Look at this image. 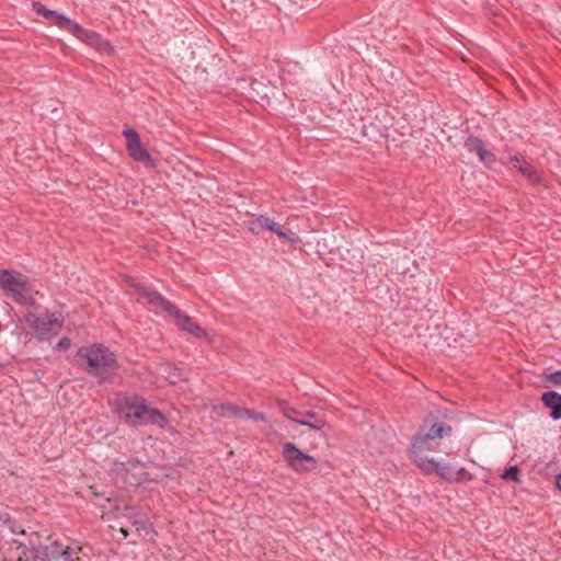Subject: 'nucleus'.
I'll return each mask as SVG.
<instances>
[{"instance_id":"nucleus-22","label":"nucleus","mask_w":561,"mask_h":561,"mask_svg":"<svg viewBox=\"0 0 561 561\" xmlns=\"http://www.w3.org/2000/svg\"><path fill=\"white\" fill-rule=\"evenodd\" d=\"M479 160L485 165H491L495 162V156L492 151L488 150L485 147L478 156Z\"/></svg>"},{"instance_id":"nucleus-31","label":"nucleus","mask_w":561,"mask_h":561,"mask_svg":"<svg viewBox=\"0 0 561 561\" xmlns=\"http://www.w3.org/2000/svg\"><path fill=\"white\" fill-rule=\"evenodd\" d=\"M11 531L12 533H15V534H24V530L23 529H19L18 527H15L14 525H12L10 527Z\"/></svg>"},{"instance_id":"nucleus-20","label":"nucleus","mask_w":561,"mask_h":561,"mask_svg":"<svg viewBox=\"0 0 561 561\" xmlns=\"http://www.w3.org/2000/svg\"><path fill=\"white\" fill-rule=\"evenodd\" d=\"M14 543H18L19 547L23 548V554L25 558H28L27 556V552L26 550H30V552H35V554L37 556L38 553H43L45 556H47V548H44L42 549V547H36L32 540H30L27 543L24 542V541H18V540H14Z\"/></svg>"},{"instance_id":"nucleus-9","label":"nucleus","mask_w":561,"mask_h":561,"mask_svg":"<svg viewBox=\"0 0 561 561\" xmlns=\"http://www.w3.org/2000/svg\"><path fill=\"white\" fill-rule=\"evenodd\" d=\"M249 229L253 233H260L262 230H270L277 237L288 240L290 243L296 242L297 236L290 229H283L277 222L266 216H259L249 221Z\"/></svg>"},{"instance_id":"nucleus-17","label":"nucleus","mask_w":561,"mask_h":561,"mask_svg":"<svg viewBox=\"0 0 561 561\" xmlns=\"http://www.w3.org/2000/svg\"><path fill=\"white\" fill-rule=\"evenodd\" d=\"M47 20H53L56 26L65 30H69L71 23L73 22V20L54 10L50 11Z\"/></svg>"},{"instance_id":"nucleus-15","label":"nucleus","mask_w":561,"mask_h":561,"mask_svg":"<svg viewBox=\"0 0 561 561\" xmlns=\"http://www.w3.org/2000/svg\"><path fill=\"white\" fill-rule=\"evenodd\" d=\"M160 371L171 383H176L185 378L183 370L171 363L163 364Z\"/></svg>"},{"instance_id":"nucleus-5","label":"nucleus","mask_w":561,"mask_h":561,"mask_svg":"<svg viewBox=\"0 0 561 561\" xmlns=\"http://www.w3.org/2000/svg\"><path fill=\"white\" fill-rule=\"evenodd\" d=\"M24 320L33 331L36 341L49 342L56 337L64 327V316L60 311H46L43 316L27 312Z\"/></svg>"},{"instance_id":"nucleus-24","label":"nucleus","mask_w":561,"mask_h":561,"mask_svg":"<svg viewBox=\"0 0 561 561\" xmlns=\"http://www.w3.org/2000/svg\"><path fill=\"white\" fill-rule=\"evenodd\" d=\"M518 472H519V470L516 465L511 466L510 468L504 470L502 478L505 480L518 481Z\"/></svg>"},{"instance_id":"nucleus-25","label":"nucleus","mask_w":561,"mask_h":561,"mask_svg":"<svg viewBox=\"0 0 561 561\" xmlns=\"http://www.w3.org/2000/svg\"><path fill=\"white\" fill-rule=\"evenodd\" d=\"M32 7H33V10H34L37 14H39V15L44 16L45 19H48V14H50V11H51L50 9H47V8H46L44 4H42L41 2H33Z\"/></svg>"},{"instance_id":"nucleus-23","label":"nucleus","mask_w":561,"mask_h":561,"mask_svg":"<svg viewBox=\"0 0 561 561\" xmlns=\"http://www.w3.org/2000/svg\"><path fill=\"white\" fill-rule=\"evenodd\" d=\"M456 481L455 482H468L473 479V476L468 472L463 467L456 468Z\"/></svg>"},{"instance_id":"nucleus-27","label":"nucleus","mask_w":561,"mask_h":561,"mask_svg":"<svg viewBox=\"0 0 561 561\" xmlns=\"http://www.w3.org/2000/svg\"><path fill=\"white\" fill-rule=\"evenodd\" d=\"M70 345H71L70 339L67 336H64L57 342V344L55 345V350L58 352L67 351L70 347Z\"/></svg>"},{"instance_id":"nucleus-6","label":"nucleus","mask_w":561,"mask_h":561,"mask_svg":"<svg viewBox=\"0 0 561 561\" xmlns=\"http://www.w3.org/2000/svg\"><path fill=\"white\" fill-rule=\"evenodd\" d=\"M0 288L16 302L26 305L33 299L34 290L26 278L18 272L0 271Z\"/></svg>"},{"instance_id":"nucleus-28","label":"nucleus","mask_w":561,"mask_h":561,"mask_svg":"<svg viewBox=\"0 0 561 561\" xmlns=\"http://www.w3.org/2000/svg\"><path fill=\"white\" fill-rule=\"evenodd\" d=\"M547 380L553 386H561V370H556L547 376Z\"/></svg>"},{"instance_id":"nucleus-19","label":"nucleus","mask_w":561,"mask_h":561,"mask_svg":"<svg viewBox=\"0 0 561 561\" xmlns=\"http://www.w3.org/2000/svg\"><path fill=\"white\" fill-rule=\"evenodd\" d=\"M465 146L469 152L476 153L477 156H479L485 147L483 140L473 136H470L466 139Z\"/></svg>"},{"instance_id":"nucleus-2","label":"nucleus","mask_w":561,"mask_h":561,"mask_svg":"<svg viewBox=\"0 0 561 561\" xmlns=\"http://www.w3.org/2000/svg\"><path fill=\"white\" fill-rule=\"evenodd\" d=\"M114 412L129 426H147L149 424L165 427L168 421L158 409L150 408L146 399L139 396L124 394L115 399Z\"/></svg>"},{"instance_id":"nucleus-1","label":"nucleus","mask_w":561,"mask_h":561,"mask_svg":"<svg viewBox=\"0 0 561 561\" xmlns=\"http://www.w3.org/2000/svg\"><path fill=\"white\" fill-rule=\"evenodd\" d=\"M76 364L100 385L112 380L118 369L115 353L102 344L81 346L76 354Z\"/></svg>"},{"instance_id":"nucleus-33","label":"nucleus","mask_w":561,"mask_h":561,"mask_svg":"<svg viewBox=\"0 0 561 561\" xmlns=\"http://www.w3.org/2000/svg\"><path fill=\"white\" fill-rule=\"evenodd\" d=\"M119 531L122 533V535L124 536V538H126L128 536V530L125 529V528H121Z\"/></svg>"},{"instance_id":"nucleus-11","label":"nucleus","mask_w":561,"mask_h":561,"mask_svg":"<svg viewBox=\"0 0 561 561\" xmlns=\"http://www.w3.org/2000/svg\"><path fill=\"white\" fill-rule=\"evenodd\" d=\"M68 31L71 32L78 39L91 47H94L99 51L104 53L111 49L110 43L103 39L100 34L94 31L83 28L76 21L71 23Z\"/></svg>"},{"instance_id":"nucleus-26","label":"nucleus","mask_w":561,"mask_h":561,"mask_svg":"<svg viewBox=\"0 0 561 561\" xmlns=\"http://www.w3.org/2000/svg\"><path fill=\"white\" fill-rule=\"evenodd\" d=\"M32 7H33V10H34L37 14H39V15L44 16L45 19H48V14H50V11H51L50 9H47V8H46L44 4H42L41 2H33Z\"/></svg>"},{"instance_id":"nucleus-32","label":"nucleus","mask_w":561,"mask_h":561,"mask_svg":"<svg viewBox=\"0 0 561 561\" xmlns=\"http://www.w3.org/2000/svg\"><path fill=\"white\" fill-rule=\"evenodd\" d=\"M556 483H557L558 489L561 491V473L557 476Z\"/></svg>"},{"instance_id":"nucleus-18","label":"nucleus","mask_w":561,"mask_h":561,"mask_svg":"<svg viewBox=\"0 0 561 561\" xmlns=\"http://www.w3.org/2000/svg\"><path fill=\"white\" fill-rule=\"evenodd\" d=\"M240 411H241V408L233 404V403H221L220 405L217 407V412L224 416V417H228V416H236V417H240Z\"/></svg>"},{"instance_id":"nucleus-14","label":"nucleus","mask_w":561,"mask_h":561,"mask_svg":"<svg viewBox=\"0 0 561 561\" xmlns=\"http://www.w3.org/2000/svg\"><path fill=\"white\" fill-rule=\"evenodd\" d=\"M543 404L551 410L550 416L557 421L561 419V394L557 391H547L541 396Z\"/></svg>"},{"instance_id":"nucleus-3","label":"nucleus","mask_w":561,"mask_h":561,"mask_svg":"<svg viewBox=\"0 0 561 561\" xmlns=\"http://www.w3.org/2000/svg\"><path fill=\"white\" fill-rule=\"evenodd\" d=\"M130 286L135 288V290L140 295L142 299L147 301V304L156 309H160L167 312L174 320L176 327L180 330L197 339H208L206 331H204L196 322L193 321L190 316L181 311L175 305L170 302L160 293L149 286L135 282H130Z\"/></svg>"},{"instance_id":"nucleus-4","label":"nucleus","mask_w":561,"mask_h":561,"mask_svg":"<svg viewBox=\"0 0 561 561\" xmlns=\"http://www.w3.org/2000/svg\"><path fill=\"white\" fill-rule=\"evenodd\" d=\"M450 433L451 427L448 424L431 423V420L426 419L424 425L413 438L410 448L412 461L416 465L417 457L428 458L425 453L436 449L439 446L440 439L445 436H449Z\"/></svg>"},{"instance_id":"nucleus-29","label":"nucleus","mask_w":561,"mask_h":561,"mask_svg":"<svg viewBox=\"0 0 561 561\" xmlns=\"http://www.w3.org/2000/svg\"><path fill=\"white\" fill-rule=\"evenodd\" d=\"M283 413H284V415H285L287 419H289V420H291V421H294V422H296V420H297V419L295 417V415H301V412H298V411H296L295 409H291V408H284V409H283Z\"/></svg>"},{"instance_id":"nucleus-16","label":"nucleus","mask_w":561,"mask_h":561,"mask_svg":"<svg viewBox=\"0 0 561 561\" xmlns=\"http://www.w3.org/2000/svg\"><path fill=\"white\" fill-rule=\"evenodd\" d=\"M53 546H54V550L51 552L53 557L56 558L57 556H60L64 558V561H75L73 556L78 554L82 549L81 547H77V548L66 547L62 549L58 541H55L53 543Z\"/></svg>"},{"instance_id":"nucleus-30","label":"nucleus","mask_w":561,"mask_h":561,"mask_svg":"<svg viewBox=\"0 0 561 561\" xmlns=\"http://www.w3.org/2000/svg\"><path fill=\"white\" fill-rule=\"evenodd\" d=\"M135 526H137V529H144V530H149L150 529V525L149 524H146L144 522H139V520H135L133 523Z\"/></svg>"},{"instance_id":"nucleus-8","label":"nucleus","mask_w":561,"mask_h":561,"mask_svg":"<svg viewBox=\"0 0 561 561\" xmlns=\"http://www.w3.org/2000/svg\"><path fill=\"white\" fill-rule=\"evenodd\" d=\"M416 466L426 474H437L447 482L456 481V467L450 463L437 462L434 458L417 457Z\"/></svg>"},{"instance_id":"nucleus-21","label":"nucleus","mask_w":561,"mask_h":561,"mask_svg":"<svg viewBox=\"0 0 561 561\" xmlns=\"http://www.w3.org/2000/svg\"><path fill=\"white\" fill-rule=\"evenodd\" d=\"M240 419L254 420V421H266V416L263 413L255 412L245 408H241Z\"/></svg>"},{"instance_id":"nucleus-12","label":"nucleus","mask_w":561,"mask_h":561,"mask_svg":"<svg viewBox=\"0 0 561 561\" xmlns=\"http://www.w3.org/2000/svg\"><path fill=\"white\" fill-rule=\"evenodd\" d=\"M513 167L517 169L529 182L534 184L541 183V176L538 172L525 160L520 153H515L510 158Z\"/></svg>"},{"instance_id":"nucleus-10","label":"nucleus","mask_w":561,"mask_h":561,"mask_svg":"<svg viewBox=\"0 0 561 561\" xmlns=\"http://www.w3.org/2000/svg\"><path fill=\"white\" fill-rule=\"evenodd\" d=\"M123 136L130 157L140 163H151L152 159L148 150L141 144L138 133L133 128H125Z\"/></svg>"},{"instance_id":"nucleus-13","label":"nucleus","mask_w":561,"mask_h":561,"mask_svg":"<svg viewBox=\"0 0 561 561\" xmlns=\"http://www.w3.org/2000/svg\"><path fill=\"white\" fill-rule=\"evenodd\" d=\"M296 423L301 426H307L314 431H321L325 425V420L321 415V413L316 411H306L301 412V417L296 420Z\"/></svg>"},{"instance_id":"nucleus-7","label":"nucleus","mask_w":561,"mask_h":561,"mask_svg":"<svg viewBox=\"0 0 561 561\" xmlns=\"http://www.w3.org/2000/svg\"><path fill=\"white\" fill-rule=\"evenodd\" d=\"M282 454L288 466L296 472H309L317 468V459L298 449L294 443L284 444Z\"/></svg>"}]
</instances>
